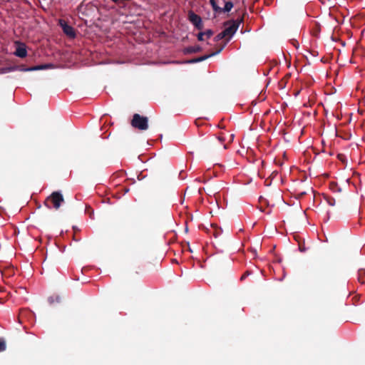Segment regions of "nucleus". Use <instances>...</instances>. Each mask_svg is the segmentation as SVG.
I'll return each instance as SVG.
<instances>
[{
    "label": "nucleus",
    "mask_w": 365,
    "mask_h": 365,
    "mask_svg": "<svg viewBox=\"0 0 365 365\" xmlns=\"http://www.w3.org/2000/svg\"><path fill=\"white\" fill-rule=\"evenodd\" d=\"M242 21V19H241L237 21H229L225 23L226 27L222 31V33L225 34V37H227V42L230 41L237 32Z\"/></svg>",
    "instance_id": "1"
},
{
    "label": "nucleus",
    "mask_w": 365,
    "mask_h": 365,
    "mask_svg": "<svg viewBox=\"0 0 365 365\" xmlns=\"http://www.w3.org/2000/svg\"><path fill=\"white\" fill-rule=\"evenodd\" d=\"M131 125L140 130H145L148 128V118L140 114L135 113L131 120Z\"/></svg>",
    "instance_id": "2"
},
{
    "label": "nucleus",
    "mask_w": 365,
    "mask_h": 365,
    "mask_svg": "<svg viewBox=\"0 0 365 365\" xmlns=\"http://www.w3.org/2000/svg\"><path fill=\"white\" fill-rule=\"evenodd\" d=\"M63 201V197L61 192H53L46 200V204L51 202L55 209H58Z\"/></svg>",
    "instance_id": "3"
},
{
    "label": "nucleus",
    "mask_w": 365,
    "mask_h": 365,
    "mask_svg": "<svg viewBox=\"0 0 365 365\" xmlns=\"http://www.w3.org/2000/svg\"><path fill=\"white\" fill-rule=\"evenodd\" d=\"M188 20L199 30L202 29L203 25L202 19L200 16L194 13L192 11H188Z\"/></svg>",
    "instance_id": "4"
},
{
    "label": "nucleus",
    "mask_w": 365,
    "mask_h": 365,
    "mask_svg": "<svg viewBox=\"0 0 365 365\" xmlns=\"http://www.w3.org/2000/svg\"><path fill=\"white\" fill-rule=\"evenodd\" d=\"M224 48V46H222L220 48H219L217 51H216L215 52H213L210 54H208V55H204V56H202L200 57H198V58H192V59H190V60H187L185 63H199V62H202L205 60H207V58H210V57H212L214 56H216L217 54H219Z\"/></svg>",
    "instance_id": "5"
},
{
    "label": "nucleus",
    "mask_w": 365,
    "mask_h": 365,
    "mask_svg": "<svg viewBox=\"0 0 365 365\" xmlns=\"http://www.w3.org/2000/svg\"><path fill=\"white\" fill-rule=\"evenodd\" d=\"M59 25L62 28L63 32L69 37L74 38L76 36V33L73 28L68 25L66 21L63 19L59 20Z\"/></svg>",
    "instance_id": "6"
},
{
    "label": "nucleus",
    "mask_w": 365,
    "mask_h": 365,
    "mask_svg": "<svg viewBox=\"0 0 365 365\" xmlns=\"http://www.w3.org/2000/svg\"><path fill=\"white\" fill-rule=\"evenodd\" d=\"M16 51H14V55L19 58H25L27 56L26 46L24 43H21L17 41L16 43Z\"/></svg>",
    "instance_id": "7"
},
{
    "label": "nucleus",
    "mask_w": 365,
    "mask_h": 365,
    "mask_svg": "<svg viewBox=\"0 0 365 365\" xmlns=\"http://www.w3.org/2000/svg\"><path fill=\"white\" fill-rule=\"evenodd\" d=\"M200 46H188L184 48L183 52L185 54L197 53L201 51Z\"/></svg>",
    "instance_id": "8"
},
{
    "label": "nucleus",
    "mask_w": 365,
    "mask_h": 365,
    "mask_svg": "<svg viewBox=\"0 0 365 365\" xmlns=\"http://www.w3.org/2000/svg\"><path fill=\"white\" fill-rule=\"evenodd\" d=\"M19 69L18 66H8V67H3L0 68V73L4 74L9 72H13L15 71H17Z\"/></svg>",
    "instance_id": "9"
},
{
    "label": "nucleus",
    "mask_w": 365,
    "mask_h": 365,
    "mask_svg": "<svg viewBox=\"0 0 365 365\" xmlns=\"http://www.w3.org/2000/svg\"><path fill=\"white\" fill-rule=\"evenodd\" d=\"M52 67H53L52 64L46 63V64H41V65H38V66H32V69H34V71H39V70L47 69V68H52Z\"/></svg>",
    "instance_id": "10"
},
{
    "label": "nucleus",
    "mask_w": 365,
    "mask_h": 365,
    "mask_svg": "<svg viewBox=\"0 0 365 365\" xmlns=\"http://www.w3.org/2000/svg\"><path fill=\"white\" fill-rule=\"evenodd\" d=\"M233 7V3L232 1H227L225 4V6L222 8V11L229 12Z\"/></svg>",
    "instance_id": "11"
},
{
    "label": "nucleus",
    "mask_w": 365,
    "mask_h": 365,
    "mask_svg": "<svg viewBox=\"0 0 365 365\" xmlns=\"http://www.w3.org/2000/svg\"><path fill=\"white\" fill-rule=\"evenodd\" d=\"M210 4H211L214 11H215V12H221L222 11V8L220 7L217 4V3L215 2V0H210Z\"/></svg>",
    "instance_id": "12"
},
{
    "label": "nucleus",
    "mask_w": 365,
    "mask_h": 365,
    "mask_svg": "<svg viewBox=\"0 0 365 365\" xmlns=\"http://www.w3.org/2000/svg\"><path fill=\"white\" fill-rule=\"evenodd\" d=\"M6 341L3 338H0V352L6 350Z\"/></svg>",
    "instance_id": "13"
},
{
    "label": "nucleus",
    "mask_w": 365,
    "mask_h": 365,
    "mask_svg": "<svg viewBox=\"0 0 365 365\" xmlns=\"http://www.w3.org/2000/svg\"><path fill=\"white\" fill-rule=\"evenodd\" d=\"M226 38V37H225V34H223V33H222V32L219 33L217 35H216V36H215V38H214V41H215V42H217V41H219L222 40V38Z\"/></svg>",
    "instance_id": "14"
},
{
    "label": "nucleus",
    "mask_w": 365,
    "mask_h": 365,
    "mask_svg": "<svg viewBox=\"0 0 365 365\" xmlns=\"http://www.w3.org/2000/svg\"><path fill=\"white\" fill-rule=\"evenodd\" d=\"M48 301L50 304H53L55 301H56L57 302H58L60 301V298L58 296H56L55 297V299H54V297H49L48 298Z\"/></svg>",
    "instance_id": "15"
},
{
    "label": "nucleus",
    "mask_w": 365,
    "mask_h": 365,
    "mask_svg": "<svg viewBox=\"0 0 365 365\" xmlns=\"http://www.w3.org/2000/svg\"><path fill=\"white\" fill-rule=\"evenodd\" d=\"M17 71L27 72V71H34V69H32V67H26H26L19 66V69Z\"/></svg>",
    "instance_id": "16"
},
{
    "label": "nucleus",
    "mask_w": 365,
    "mask_h": 365,
    "mask_svg": "<svg viewBox=\"0 0 365 365\" xmlns=\"http://www.w3.org/2000/svg\"><path fill=\"white\" fill-rule=\"evenodd\" d=\"M327 201L330 206H334L336 204L335 199L333 197L327 198Z\"/></svg>",
    "instance_id": "17"
},
{
    "label": "nucleus",
    "mask_w": 365,
    "mask_h": 365,
    "mask_svg": "<svg viewBox=\"0 0 365 365\" xmlns=\"http://www.w3.org/2000/svg\"><path fill=\"white\" fill-rule=\"evenodd\" d=\"M203 33L207 38H210L213 35V31L211 29H207Z\"/></svg>",
    "instance_id": "18"
},
{
    "label": "nucleus",
    "mask_w": 365,
    "mask_h": 365,
    "mask_svg": "<svg viewBox=\"0 0 365 365\" xmlns=\"http://www.w3.org/2000/svg\"><path fill=\"white\" fill-rule=\"evenodd\" d=\"M205 36L204 33L203 32H200L197 37V40L200 41H203V36Z\"/></svg>",
    "instance_id": "19"
},
{
    "label": "nucleus",
    "mask_w": 365,
    "mask_h": 365,
    "mask_svg": "<svg viewBox=\"0 0 365 365\" xmlns=\"http://www.w3.org/2000/svg\"><path fill=\"white\" fill-rule=\"evenodd\" d=\"M245 278V275H242V276L241 277V280L244 279Z\"/></svg>",
    "instance_id": "20"
}]
</instances>
